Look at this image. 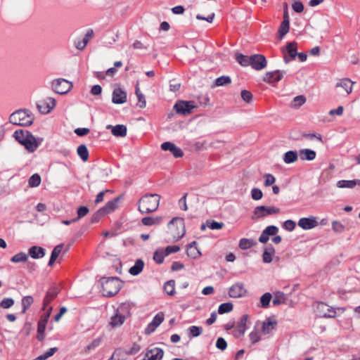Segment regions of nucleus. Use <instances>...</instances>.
Wrapping results in <instances>:
<instances>
[{
  "label": "nucleus",
  "instance_id": "19",
  "mask_svg": "<svg viewBox=\"0 0 360 360\" xmlns=\"http://www.w3.org/2000/svg\"><path fill=\"white\" fill-rule=\"evenodd\" d=\"M318 224L317 218L314 216L303 217L298 221V226L304 230L311 229L317 226Z\"/></svg>",
  "mask_w": 360,
  "mask_h": 360
},
{
  "label": "nucleus",
  "instance_id": "13",
  "mask_svg": "<svg viewBox=\"0 0 360 360\" xmlns=\"http://www.w3.org/2000/svg\"><path fill=\"white\" fill-rule=\"evenodd\" d=\"M58 289L53 287L51 288L46 292L43 302V310H46L48 312V316H49L52 310L51 307H49V304L53 300L58 294Z\"/></svg>",
  "mask_w": 360,
  "mask_h": 360
},
{
  "label": "nucleus",
  "instance_id": "48",
  "mask_svg": "<svg viewBox=\"0 0 360 360\" xmlns=\"http://www.w3.org/2000/svg\"><path fill=\"white\" fill-rule=\"evenodd\" d=\"M166 256L167 255L165 250H159L155 252L153 259L157 263L161 264L163 262Z\"/></svg>",
  "mask_w": 360,
  "mask_h": 360
},
{
  "label": "nucleus",
  "instance_id": "41",
  "mask_svg": "<svg viewBox=\"0 0 360 360\" xmlns=\"http://www.w3.org/2000/svg\"><path fill=\"white\" fill-rule=\"evenodd\" d=\"M136 95L138 98L137 105L141 108H144L146 106V101L144 95L139 90V84L136 86Z\"/></svg>",
  "mask_w": 360,
  "mask_h": 360
},
{
  "label": "nucleus",
  "instance_id": "54",
  "mask_svg": "<svg viewBox=\"0 0 360 360\" xmlns=\"http://www.w3.org/2000/svg\"><path fill=\"white\" fill-rule=\"evenodd\" d=\"M252 343L255 344L261 340L260 333L257 330H253L249 335Z\"/></svg>",
  "mask_w": 360,
  "mask_h": 360
},
{
  "label": "nucleus",
  "instance_id": "26",
  "mask_svg": "<svg viewBox=\"0 0 360 360\" xmlns=\"http://www.w3.org/2000/svg\"><path fill=\"white\" fill-rule=\"evenodd\" d=\"M357 185L360 186V179L340 180L336 183L339 188H353Z\"/></svg>",
  "mask_w": 360,
  "mask_h": 360
},
{
  "label": "nucleus",
  "instance_id": "27",
  "mask_svg": "<svg viewBox=\"0 0 360 360\" xmlns=\"http://www.w3.org/2000/svg\"><path fill=\"white\" fill-rule=\"evenodd\" d=\"M248 320V315L245 314V315L242 316V317L240 318V321H238V323L237 324V328H236V333H235L236 336H240V335H244V333L246 330V326H247Z\"/></svg>",
  "mask_w": 360,
  "mask_h": 360
},
{
  "label": "nucleus",
  "instance_id": "30",
  "mask_svg": "<svg viewBox=\"0 0 360 360\" xmlns=\"http://www.w3.org/2000/svg\"><path fill=\"white\" fill-rule=\"evenodd\" d=\"M300 157L302 160L311 161L316 158V152L311 149L305 148L302 149L299 152Z\"/></svg>",
  "mask_w": 360,
  "mask_h": 360
},
{
  "label": "nucleus",
  "instance_id": "50",
  "mask_svg": "<svg viewBox=\"0 0 360 360\" xmlns=\"http://www.w3.org/2000/svg\"><path fill=\"white\" fill-rule=\"evenodd\" d=\"M285 300V297L283 292H276L275 293V297L273 300L274 305H279L282 303H284Z\"/></svg>",
  "mask_w": 360,
  "mask_h": 360
},
{
  "label": "nucleus",
  "instance_id": "33",
  "mask_svg": "<svg viewBox=\"0 0 360 360\" xmlns=\"http://www.w3.org/2000/svg\"><path fill=\"white\" fill-rule=\"evenodd\" d=\"M298 160V153L295 150H289L284 153L283 160L285 164L295 162Z\"/></svg>",
  "mask_w": 360,
  "mask_h": 360
},
{
  "label": "nucleus",
  "instance_id": "45",
  "mask_svg": "<svg viewBox=\"0 0 360 360\" xmlns=\"http://www.w3.org/2000/svg\"><path fill=\"white\" fill-rule=\"evenodd\" d=\"M164 290L169 295H174L175 293V282L173 280L166 282L164 285Z\"/></svg>",
  "mask_w": 360,
  "mask_h": 360
},
{
  "label": "nucleus",
  "instance_id": "18",
  "mask_svg": "<svg viewBox=\"0 0 360 360\" xmlns=\"http://www.w3.org/2000/svg\"><path fill=\"white\" fill-rule=\"evenodd\" d=\"M127 101V92L120 86L114 89L112 95V102L115 104H123Z\"/></svg>",
  "mask_w": 360,
  "mask_h": 360
},
{
  "label": "nucleus",
  "instance_id": "11",
  "mask_svg": "<svg viewBox=\"0 0 360 360\" xmlns=\"http://www.w3.org/2000/svg\"><path fill=\"white\" fill-rule=\"evenodd\" d=\"M196 108L194 101H178L174 108L178 114L187 115L193 112V110Z\"/></svg>",
  "mask_w": 360,
  "mask_h": 360
},
{
  "label": "nucleus",
  "instance_id": "44",
  "mask_svg": "<svg viewBox=\"0 0 360 360\" xmlns=\"http://www.w3.org/2000/svg\"><path fill=\"white\" fill-rule=\"evenodd\" d=\"M255 243L252 239L241 238L239 241V248L242 250H247L252 247Z\"/></svg>",
  "mask_w": 360,
  "mask_h": 360
},
{
  "label": "nucleus",
  "instance_id": "61",
  "mask_svg": "<svg viewBox=\"0 0 360 360\" xmlns=\"http://www.w3.org/2000/svg\"><path fill=\"white\" fill-rule=\"evenodd\" d=\"M242 99L248 103H250L252 100V94L250 91L243 90L240 93Z\"/></svg>",
  "mask_w": 360,
  "mask_h": 360
},
{
  "label": "nucleus",
  "instance_id": "3",
  "mask_svg": "<svg viewBox=\"0 0 360 360\" xmlns=\"http://www.w3.org/2000/svg\"><path fill=\"white\" fill-rule=\"evenodd\" d=\"M33 114L28 110H18L13 112L9 117V121L14 125L30 126L34 121Z\"/></svg>",
  "mask_w": 360,
  "mask_h": 360
},
{
  "label": "nucleus",
  "instance_id": "29",
  "mask_svg": "<svg viewBox=\"0 0 360 360\" xmlns=\"http://www.w3.org/2000/svg\"><path fill=\"white\" fill-rule=\"evenodd\" d=\"M187 255L193 259H196L201 255V252L197 247V243L193 241L187 246Z\"/></svg>",
  "mask_w": 360,
  "mask_h": 360
},
{
  "label": "nucleus",
  "instance_id": "35",
  "mask_svg": "<svg viewBox=\"0 0 360 360\" xmlns=\"http://www.w3.org/2000/svg\"><path fill=\"white\" fill-rule=\"evenodd\" d=\"M144 263L141 259H137L133 266L129 269V273L133 276L139 274L143 268Z\"/></svg>",
  "mask_w": 360,
  "mask_h": 360
},
{
  "label": "nucleus",
  "instance_id": "47",
  "mask_svg": "<svg viewBox=\"0 0 360 360\" xmlns=\"http://www.w3.org/2000/svg\"><path fill=\"white\" fill-rule=\"evenodd\" d=\"M41 183V176L38 174L32 175L29 180L28 184L30 187H37Z\"/></svg>",
  "mask_w": 360,
  "mask_h": 360
},
{
  "label": "nucleus",
  "instance_id": "6",
  "mask_svg": "<svg viewBox=\"0 0 360 360\" xmlns=\"http://www.w3.org/2000/svg\"><path fill=\"white\" fill-rule=\"evenodd\" d=\"M129 314V304H121L117 308L115 314L111 317L110 325L113 328L122 326Z\"/></svg>",
  "mask_w": 360,
  "mask_h": 360
},
{
  "label": "nucleus",
  "instance_id": "10",
  "mask_svg": "<svg viewBox=\"0 0 360 360\" xmlns=\"http://www.w3.org/2000/svg\"><path fill=\"white\" fill-rule=\"evenodd\" d=\"M280 212L281 210L278 207L274 206H257L254 209L252 218L253 219H258L268 215L278 214Z\"/></svg>",
  "mask_w": 360,
  "mask_h": 360
},
{
  "label": "nucleus",
  "instance_id": "38",
  "mask_svg": "<svg viewBox=\"0 0 360 360\" xmlns=\"http://www.w3.org/2000/svg\"><path fill=\"white\" fill-rule=\"evenodd\" d=\"M29 255L23 252H18L11 258L13 263L26 262L28 260Z\"/></svg>",
  "mask_w": 360,
  "mask_h": 360
},
{
  "label": "nucleus",
  "instance_id": "31",
  "mask_svg": "<svg viewBox=\"0 0 360 360\" xmlns=\"http://www.w3.org/2000/svg\"><path fill=\"white\" fill-rule=\"evenodd\" d=\"M275 254V249L272 245L267 246L263 252L262 259L264 263H270L273 260V257Z\"/></svg>",
  "mask_w": 360,
  "mask_h": 360
},
{
  "label": "nucleus",
  "instance_id": "14",
  "mask_svg": "<svg viewBox=\"0 0 360 360\" xmlns=\"http://www.w3.org/2000/svg\"><path fill=\"white\" fill-rule=\"evenodd\" d=\"M37 106L41 113L48 114L55 108L56 100L51 97H48L39 102Z\"/></svg>",
  "mask_w": 360,
  "mask_h": 360
},
{
  "label": "nucleus",
  "instance_id": "9",
  "mask_svg": "<svg viewBox=\"0 0 360 360\" xmlns=\"http://www.w3.org/2000/svg\"><path fill=\"white\" fill-rule=\"evenodd\" d=\"M119 201V198H116L112 200H110L106 203V205L99 209L91 218V221L93 223L98 222L100 219L104 215L112 212L117 207V202Z\"/></svg>",
  "mask_w": 360,
  "mask_h": 360
},
{
  "label": "nucleus",
  "instance_id": "12",
  "mask_svg": "<svg viewBox=\"0 0 360 360\" xmlns=\"http://www.w3.org/2000/svg\"><path fill=\"white\" fill-rule=\"evenodd\" d=\"M353 82L348 78H343L338 81L335 85V89L339 94L345 93V95H349L352 92L353 90Z\"/></svg>",
  "mask_w": 360,
  "mask_h": 360
},
{
  "label": "nucleus",
  "instance_id": "24",
  "mask_svg": "<svg viewBox=\"0 0 360 360\" xmlns=\"http://www.w3.org/2000/svg\"><path fill=\"white\" fill-rule=\"evenodd\" d=\"M277 321L271 318H267L262 323V331L264 334L268 335L271 333L276 328Z\"/></svg>",
  "mask_w": 360,
  "mask_h": 360
},
{
  "label": "nucleus",
  "instance_id": "51",
  "mask_svg": "<svg viewBox=\"0 0 360 360\" xmlns=\"http://www.w3.org/2000/svg\"><path fill=\"white\" fill-rule=\"evenodd\" d=\"M290 23L286 22H282L281 24L279 29H278V33L280 34V38L282 39L283 36H285L289 31V26Z\"/></svg>",
  "mask_w": 360,
  "mask_h": 360
},
{
  "label": "nucleus",
  "instance_id": "53",
  "mask_svg": "<svg viewBox=\"0 0 360 360\" xmlns=\"http://www.w3.org/2000/svg\"><path fill=\"white\" fill-rule=\"evenodd\" d=\"M188 331L191 337H198L202 333V329L201 327L192 326L188 328Z\"/></svg>",
  "mask_w": 360,
  "mask_h": 360
},
{
  "label": "nucleus",
  "instance_id": "20",
  "mask_svg": "<svg viewBox=\"0 0 360 360\" xmlns=\"http://www.w3.org/2000/svg\"><path fill=\"white\" fill-rule=\"evenodd\" d=\"M164 321V314L160 312L155 316L153 321L148 325L145 330L146 334H150L155 331V330Z\"/></svg>",
  "mask_w": 360,
  "mask_h": 360
},
{
  "label": "nucleus",
  "instance_id": "5",
  "mask_svg": "<svg viewBox=\"0 0 360 360\" xmlns=\"http://www.w3.org/2000/svg\"><path fill=\"white\" fill-rule=\"evenodd\" d=\"M103 292L105 296H113L121 288V282L117 277L103 278L101 279Z\"/></svg>",
  "mask_w": 360,
  "mask_h": 360
},
{
  "label": "nucleus",
  "instance_id": "43",
  "mask_svg": "<svg viewBox=\"0 0 360 360\" xmlns=\"http://www.w3.org/2000/svg\"><path fill=\"white\" fill-rule=\"evenodd\" d=\"M33 302V297L30 295L25 296L22 299L21 304L22 307V313H25L30 307Z\"/></svg>",
  "mask_w": 360,
  "mask_h": 360
},
{
  "label": "nucleus",
  "instance_id": "36",
  "mask_svg": "<svg viewBox=\"0 0 360 360\" xmlns=\"http://www.w3.org/2000/svg\"><path fill=\"white\" fill-rule=\"evenodd\" d=\"M162 217H146L142 219L141 222L145 226H152L154 224H160L162 221Z\"/></svg>",
  "mask_w": 360,
  "mask_h": 360
},
{
  "label": "nucleus",
  "instance_id": "32",
  "mask_svg": "<svg viewBox=\"0 0 360 360\" xmlns=\"http://www.w3.org/2000/svg\"><path fill=\"white\" fill-rule=\"evenodd\" d=\"M48 318L49 316L47 315L44 319L39 321L38 323L37 338L39 341H42L45 338L44 331L46 328V324L48 321Z\"/></svg>",
  "mask_w": 360,
  "mask_h": 360
},
{
  "label": "nucleus",
  "instance_id": "40",
  "mask_svg": "<svg viewBox=\"0 0 360 360\" xmlns=\"http://www.w3.org/2000/svg\"><path fill=\"white\" fill-rule=\"evenodd\" d=\"M101 342V338L92 340L82 351L84 354H89L91 350L97 348Z\"/></svg>",
  "mask_w": 360,
  "mask_h": 360
},
{
  "label": "nucleus",
  "instance_id": "28",
  "mask_svg": "<svg viewBox=\"0 0 360 360\" xmlns=\"http://www.w3.org/2000/svg\"><path fill=\"white\" fill-rule=\"evenodd\" d=\"M28 253L33 259H41L45 255V250L40 246L34 245L29 249Z\"/></svg>",
  "mask_w": 360,
  "mask_h": 360
},
{
  "label": "nucleus",
  "instance_id": "56",
  "mask_svg": "<svg viewBox=\"0 0 360 360\" xmlns=\"http://www.w3.org/2000/svg\"><path fill=\"white\" fill-rule=\"evenodd\" d=\"M207 226L212 230H219L223 228L224 223L215 221H207Z\"/></svg>",
  "mask_w": 360,
  "mask_h": 360
},
{
  "label": "nucleus",
  "instance_id": "42",
  "mask_svg": "<svg viewBox=\"0 0 360 360\" xmlns=\"http://www.w3.org/2000/svg\"><path fill=\"white\" fill-rule=\"evenodd\" d=\"M306 102V98L304 96L300 95L295 96L290 106L293 108H298L300 106H302L304 103Z\"/></svg>",
  "mask_w": 360,
  "mask_h": 360
},
{
  "label": "nucleus",
  "instance_id": "62",
  "mask_svg": "<svg viewBox=\"0 0 360 360\" xmlns=\"http://www.w3.org/2000/svg\"><path fill=\"white\" fill-rule=\"evenodd\" d=\"M216 347L217 349L224 351L227 347V342L223 338H219L216 342Z\"/></svg>",
  "mask_w": 360,
  "mask_h": 360
},
{
  "label": "nucleus",
  "instance_id": "58",
  "mask_svg": "<svg viewBox=\"0 0 360 360\" xmlns=\"http://www.w3.org/2000/svg\"><path fill=\"white\" fill-rule=\"evenodd\" d=\"M14 304V300L12 298H4L0 302V307L3 309H8Z\"/></svg>",
  "mask_w": 360,
  "mask_h": 360
},
{
  "label": "nucleus",
  "instance_id": "59",
  "mask_svg": "<svg viewBox=\"0 0 360 360\" xmlns=\"http://www.w3.org/2000/svg\"><path fill=\"white\" fill-rule=\"evenodd\" d=\"M296 226V224L294 221L291 219H288L284 221L283 224V228L288 231H292L295 229Z\"/></svg>",
  "mask_w": 360,
  "mask_h": 360
},
{
  "label": "nucleus",
  "instance_id": "7",
  "mask_svg": "<svg viewBox=\"0 0 360 360\" xmlns=\"http://www.w3.org/2000/svg\"><path fill=\"white\" fill-rule=\"evenodd\" d=\"M72 87V83L63 78L56 79L51 82V89L58 94H66Z\"/></svg>",
  "mask_w": 360,
  "mask_h": 360
},
{
  "label": "nucleus",
  "instance_id": "63",
  "mask_svg": "<svg viewBox=\"0 0 360 360\" xmlns=\"http://www.w3.org/2000/svg\"><path fill=\"white\" fill-rule=\"evenodd\" d=\"M264 178L265 179V181H264L265 186H269L274 184L276 181L275 177L271 174H264Z\"/></svg>",
  "mask_w": 360,
  "mask_h": 360
},
{
  "label": "nucleus",
  "instance_id": "4",
  "mask_svg": "<svg viewBox=\"0 0 360 360\" xmlns=\"http://www.w3.org/2000/svg\"><path fill=\"white\" fill-rule=\"evenodd\" d=\"M169 233L174 241H177L186 233L184 219L181 217H174L168 224Z\"/></svg>",
  "mask_w": 360,
  "mask_h": 360
},
{
  "label": "nucleus",
  "instance_id": "57",
  "mask_svg": "<svg viewBox=\"0 0 360 360\" xmlns=\"http://www.w3.org/2000/svg\"><path fill=\"white\" fill-rule=\"evenodd\" d=\"M332 229L336 233H342L345 230V226L338 221H333L332 222Z\"/></svg>",
  "mask_w": 360,
  "mask_h": 360
},
{
  "label": "nucleus",
  "instance_id": "21",
  "mask_svg": "<svg viewBox=\"0 0 360 360\" xmlns=\"http://www.w3.org/2000/svg\"><path fill=\"white\" fill-rule=\"evenodd\" d=\"M161 148L165 151H170L175 158H181L184 155L182 150L172 142H164Z\"/></svg>",
  "mask_w": 360,
  "mask_h": 360
},
{
  "label": "nucleus",
  "instance_id": "16",
  "mask_svg": "<svg viewBox=\"0 0 360 360\" xmlns=\"http://www.w3.org/2000/svg\"><path fill=\"white\" fill-rule=\"evenodd\" d=\"M247 290L243 283H236L229 290V295L231 297L238 298L245 296Z\"/></svg>",
  "mask_w": 360,
  "mask_h": 360
},
{
  "label": "nucleus",
  "instance_id": "34",
  "mask_svg": "<svg viewBox=\"0 0 360 360\" xmlns=\"http://www.w3.org/2000/svg\"><path fill=\"white\" fill-rule=\"evenodd\" d=\"M63 248V244H60L53 248V250H52L51 255L49 262V266H51L54 264V262L56 260V259L58 258V255L62 252Z\"/></svg>",
  "mask_w": 360,
  "mask_h": 360
},
{
  "label": "nucleus",
  "instance_id": "25",
  "mask_svg": "<svg viewBox=\"0 0 360 360\" xmlns=\"http://www.w3.org/2000/svg\"><path fill=\"white\" fill-rule=\"evenodd\" d=\"M106 128L111 129V132L115 136L124 137L127 135V127L124 124H117L115 126L109 124Z\"/></svg>",
  "mask_w": 360,
  "mask_h": 360
},
{
  "label": "nucleus",
  "instance_id": "64",
  "mask_svg": "<svg viewBox=\"0 0 360 360\" xmlns=\"http://www.w3.org/2000/svg\"><path fill=\"white\" fill-rule=\"evenodd\" d=\"M186 197L187 193H185L179 200V206L180 209H181L184 211H186L188 210V206L186 203Z\"/></svg>",
  "mask_w": 360,
  "mask_h": 360
},
{
  "label": "nucleus",
  "instance_id": "55",
  "mask_svg": "<svg viewBox=\"0 0 360 360\" xmlns=\"http://www.w3.org/2000/svg\"><path fill=\"white\" fill-rule=\"evenodd\" d=\"M251 197L255 200H259L262 198L263 193L259 188H254L251 191Z\"/></svg>",
  "mask_w": 360,
  "mask_h": 360
},
{
  "label": "nucleus",
  "instance_id": "2",
  "mask_svg": "<svg viewBox=\"0 0 360 360\" xmlns=\"http://www.w3.org/2000/svg\"><path fill=\"white\" fill-rule=\"evenodd\" d=\"M160 195L156 193L143 195L138 202V210L142 214L155 212L159 207Z\"/></svg>",
  "mask_w": 360,
  "mask_h": 360
},
{
  "label": "nucleus",
  "instance_id": "22",
  "mask_svg": "<svg viewBox=\"0 0 360 360\" xmlns=\"http://www.w3.org/2000/svg\"><path fill=\"white\" fill-rule=\"evenodd\" d=\"M164 351L158 347L148 349L143 360H162Z\"/></svg>",
  "mask_w": 360,
  "mask_h": 360
},
{
  "label": "nucleus",
  "instance_id": "39",
  "mask_svg": "<svg viewBox=\"0 0 360 360\" xmlns=\"http://www.w3.org/2000/svg\"><path fill=\"white\" fill-rule=\"evenodd\" d=\"M77 153L80 158L86 162L89 159V151L86 146L84 144L79 145L77 149Z\"/></svg>",
  "mask_w": 360,
  "mask_h": 360
},
{
  "label": "nucleus",
  "instance_id": "46",
  "mask_svg": "<svg viewBox=\"0 0 360 360\" xmlns=\"http://www.w3.org/2000/svg\"><path fill=\"white\" fill-rule=\"evenodd\" d=\"M233 304L231 302L221 304L218 308V313L220 314L229 313L233 310Z\"/></svg>",
  "mask_w": 360,
  "mask_h": 360
},
{
  "label": "nucleus",
  "instance_id": "60",
  "mask_svg": "<svg viewBox=\"0 0 360 360\" xmlns=\"http://www.w3.org/2000/svg\"><path fill=\"white\" fill-rule=\"evenodd\" d=\"M89 212V208L86 206H81L77 210V221L86 216Z\"/></svg>",
  "mask_w": 360,
  "mask_h": 360
},
{
  "label": "nucleus",
  "instance_id": "37",
  "mask_svg": "<svg viewBox=\"0 0 360 360\" xmlns=\"http://www.w3.org/2000/svg\"><path fill=\"white\" fill-rule=\"evenodd\" d=\"M236 59L237 62L242 66L246 67L250 65L251 56L249 57L242 53H237L236 54Z\"/></svg>",
  "mask_w": 360,
  "mask_h": 360
},
{
  "label": "nucleus",
  "instance_id": "52",
  "mask_svg": "<svg viewBox=\"0 0 360 360\" xmlns=\"http://www.w3.org/2000/svg\"><path fill=\"white\" fill-rule=\"evenodd\" d=\"M231 82V78L228 76H221L215 80V85L220 86L230 84Z\"/></svg>",
  "mask_w": 360,
  "mask_h": 360
},
{
  "label": "nucleus",
  "instance_id": "17",
  "mask_svg": "<svg viewBox=\"0 0 360 360\" xmlns=\"http://www.w3.org/2000/svg\"><path fill=\"white\" fill-rule=\"evenodd\" d=\"M282 52L283 53V60L285 63H288L290 59H294L297 54V43L295 41H292L288 43L285 46V51L289 54L290 58L285 54L284 48L281 49Z\"/></svg>",
  "mask_w": 360,
  "mask_h": 360
},
{
  "label": "nucleus",
  "instance_id": "23",
  "mask_svg": "<svg viewBox=\"0 0 360 360\" xmlns=\"http://www.w3.org/2000/svg\"><path fill=\"white\" fill-rule=\"evenodd\" d=\"M284 72L281 70H275L273 72H267L264 76L263 80L269 84L280 81L283 77Z\"/></svg>",
  "mask_w": 360,
  "mask_h": 360
},
{
  "label": "nucleus",
  "instance_id": "1",
  "mask_svg": "<svg viewBox=\"0 0 360 360\" xmlns=\"http://www.w3.org/2000/svg\"><path fill=\"white\" fill-rule=\"evenodd\" d=\"M13 137L30 153L34 152L44 141L43 138H35L29 131L23 129L16 130Z\"/></svg>",
  "mask_w": 360,
  "mask_h": 360
},
{
  "label": "nucleus",
  "instance_id": "8",
  "mask_svg": "<svg viewBox=\"0 0 360 360\" xmlns=\"http://www.w3.org/2000/svg\"><path fill=\"white\" fill-rule=\"evenodd\" d=\"M338 311H345V308H333L324 302H317L316 304V311L319 316L334 318Z\"/></svg>",
  "mask_w": 360,
  "mask_h": 360
},
{
  "label": "nucleus",
  "instance_id": "49",
  "mask_svg": "<svg viewBox=\"0 0 360 360\" xmlns=\"http://www.w3.org/2000/svg\"><path fill=\"white\" fill-rule=\"evenodd\" d=\"M272 298V295L270 292H266L264 293L261 297H260V303L261 307L263 308H266L269 307L270 301Z\"/></svg>",
  "mask_w": 360,
  "mask_h": 360
},
{
  "label": "nucleus",
  "instance_id": "15",
  "mask_svg": "<svg viewBox=\"0 0 360 360\" xmlns=\"http://www.w3.org/2000/svg\"><path fill=\"white\" fill-rule=\"evenodd\" d=\"M267 60L266 58L261 54H254L251 56V67L255 70H261L266 68Z\"/></svg>",
  "mask_w": 360,
  "mask_h": 360
}]
</instances>
